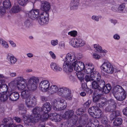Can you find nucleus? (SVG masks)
<instances>
[{
  "label": "nucleus",
  "mask_w": 127,
  "mask_h": 127,
  "mask_svg": "<svg viewBox=\"0 0 127 127\" xmlns=\"http://www.w3.org/2000/svg\"><path fill=\"white\" fill-rule=\"evenodd\" d=\"M64 61L63 69L65 72H72L73 68L76 71H82L84 68L83 63L76 61L74 55L67 54Z\"/></svg>",
  "instance_id": "f257e3e1"
},
{
  "label": "nucleus",
  "mask_w": 127,
  "mask_h": 127,
  "mask_svg": "<svg viewBox=\"0 0 127 127\" xmlns=\"http://www.w3.org/2000/svg\"><path fill=\"white\" fill-rule=\"evenodd\" d=\"M50 91L52 94L57 92L59 96L64 97L66 100L72 99L71 90L68 88L63 87L58 88L57 86L53 85L51 86Z\"/></svg>",
  "instance_id": "f03ea898"
},
{
  "label": "nucleus",
  "mask_w": 127,
  "mask_h": 127,
  "mask_svg": "<svg viewBox=\"0 0 127 127\" xmlns=\"http://www.w3.org/2000/svg\"><path fill=\"white\" fill-rule=\"evenodd\" d=\"M42 113H43L42 108L40 107H36L32 110L33 114L35 116H33L32 115H29L28 117L24 116L23 118L25 121L24 122L28 125H31V123H34L37 122L38 119L37 117H39Z\"/></svg>",
  "instance_id": "7ed1b4c3"
},
{
  "label": "nucleus",
  "mask_w": 127,
  "mask_h": 127,
  "mask_svg": "<svg viewBox=\"0 0 127 127\" xmlns=\"http://www.w3.org/2000/svg\"><path fill=\"white\" fill-rule=\"evenodd\" d=\"M30 91L27 90L23 91L21 93V96L23 99H25V104L29 108H31L32 105H35L37 104V100L34 96L30 95Z\"/></svg>",
  "instance_id": "20e7f679"
},
{
  "label": "nucleus",
  "mask_w": 127,
  "mask_h": 127,
  "mask_svg": "<svg viewBox=\"0 0 127 127\" xmlns=\"http://www.w3.org/2000/svg\"><path fill=\"white\" fill-rule=\"evenodd\" d=\"M26 80L22 77H18L14 81H11L9 85L12 87L17 86L20 90L24 89L26 86Z\"/></svg>",
  "instance_id": "39448f33"
},
{
  "label": "nucleus",
  "mask_w": 127,
  "mask_h": 127,
  "mask_svg": "<svg viewBox=\"0 0 127 127\" xmlns=\"http://www.w3.org/2000/svg\"><path fill=\"white\" fill-rule=\"evenodd\" d=\"M39 80V79L37 77H33L30 78L27 85L28 89L30 91L35 90L37 88Z\"/></svg>",
  "instance_id": "423d86ee"
},
{
  "label": "nucleus",
  "mask_w": 127,
  "mask_h": 127,
  "mask_svg": "<svg viewBox=\"0 0 127 127\" xmlns=\"http://www.w3.org/2000/svg\"><path fill=\"white\" fill-rule=\"evenodd\" d=\"M107 104L108 106L105 109V111L107 112H113L116 108L117 103L115 100L111 99L107 101Z\"/></svg>",
  "instance_id": "0eeeda50"
},
{
  "label": "nucleus",
  "mask_w": 127,
  "mask_h": 127,
  "mask_svg": "<svg viewBox=\"0 0 127 127\" xmlns=\"http://www.w3.org/2000/svg\"><path fill=\"white\" fill-rule=\"evenodd\" d=\"M100 68L105 72L112 74L114 71L113 66L108 62H104L100 67Z\"/></svg>",
  "instance_id": "6e6552de"
},
{
  "label": "nucleus",
  "mask_w": 127,
  "mask_h": 127,
  "mask_svg": "<svg viewBox=\"0 0 127 127\" xmlns=\"http://www.w3.org/2000/svg\"><path fill=\"white\" fill-rule=\"evenodd\" d=\"M45 13L44 12L41 13L39 17L37 19L39 24L41 25H45L47 24L48 22L49 14L46 13L45 16L44 15Z\"/></svg>",
  "instance_id": "1a4fd4ad"
},
{
  "label": "nucleus",
  "mask_w": 127,
  "mask_h": 127,
  "mask_svg": "<svg viewBox=\"0 0 127 127\" xmlns=\"http://www.w3.org/2000/svg\"><path fill=\"white\" fill-rule=\"evenodd\" d=\"M26 14L27 16L29 17L33 20H34L38 17L39 15V10L37 9H32Z\"/></svg>",
  "instance_id": "9d476101"
},
{
  "label": "nucleus",
  "mask_w": 127,
  "mask_h": 127,
  "mask_svg": "<svg viewBox=\"0 0 127 127\" xmlns=\"http://www.w3.org/2000/svg\"><path fill=\"white\" fill-rule=\"evenodd\" d=\"M8 95L9 99L12 101H15L19 99L20 95L17 92L10 91H8Z\"/></svg>",
  "instance_id": "9b49d317"
},
{
  "label": "nucleus",
  "mask_w": 127,
  "mask_h": 127,
  "mask_svg": "<svg viewBox=\"0 0 127 127\" xmlns=\"http://www.w3.org/2000/svg\"><path fill=\"white\" fill-rule=\"evenodd\" d=\"M49 86V82L47 80L41 81L39 85L40 89L44 92L48 90Z\"/></svg>",
  "instance_id": "f8f14e48"
},
{
  "label": "nucleus",
  "mask_w": 127,
  "mask_h": 127,
  "mask_svg": "<svg viewBox=\"0 0 127 127\" xmlns=\"http://www.w3.org/2000/svg\"><path fill=\"white\" fill-rule=\"evenodd\" d=\"M3 81V80H0V93H7L8 91H10L8 90V86L6 84H2Z\"/></svg>",
  "instance_id": "ddd939ff"
},
{
  "label": "nucleus",
  "mask_w": 127,
  "mask_h": 127,
  "mask_svg": "<svg viewBox=\"0 0 127 127\" xmlns=\"http://www.w3.org/2000/svg\"><path fill=\"white\" fill-rule=\"evenodd\" d=\"M51 8V6L50 3L47 1L42 2L41 3V9L44 11L45 13H48L47 12Z\"/></svg>",
  "instance_id": "4468645a"
},
{
  "label": "nucleus",
  "mask_w": 127,
  "mask_h": 127,
  "mask_svg": "<svg viewBox=\"0 0 127 127\" xmlns=\"http://www.w3.org/2000/svg\"><path fill=\"white\" fill-rule=\"evenodd\" d=\"M126 96L127 93L125 91L118 94V95H114V97L116 99L119 101L124 100L126 98Z\"/></svg>",
  "instance_id": "2eb2a0df"
},
{
  "label": "nucleus",
  "mask_w": 127,
  "mask_h": 127,
  "mask_svg": "<svg viewBox=\"0 0 127 127\" xmlns=\"http://www.w3.org/2000/svg\"><path fill=\"white\" fill-rule=\"evenodd\" d=\"M111 89V85L109 84H107L103 88H102L101 90H99V91L102 94V95L104 93L105 94H107L108 93Z\"/></svg>",
  "instance_id": "dca6fc26"
},
{
  "label": "nucleus",
  "mask_w": 127,
  "mask_h": 127,
  "mask_svg": "<svg viewBox=\"0 0 127 127\" xmlns=\"http://www.w3.org/2000/svg\"><path fill=\"white\" fill-rule=\"evenodd\" d=\"M78 120V117L76 116L73 117L70 119H69L67 123V127H72L76 124Z\"/></svg>",
  "instance_id": "f3484780"
},
{
  "label": "nucleus",
  "mask_w": 127,
  "mask_h": 127,
  "mask_svg": "<svg viewBox=\"0 0 127 127\" xmlns=\"http://www.w3.org/2000/svg\"><path fill=\"white\" fill-rule=\"evenodd\" d=\"M42 108L43 113H48L50 111L51 106L50 103L47 102L43 105Z\"/></svg>",
  "instance_id": "a211bd4d"
},
{
  "label": "nucleus",
  "mask_w": 127,
  "mask_h": 127,
  "mask_svg": "<svg viewBox=\"0 0 127 127\" xmlns=\"http://www.w3.org/2000/svg\"><path fill=\"white\" fill-rule=\"evenodd\" d=\"M65 100L62 98H58L55 99L53 102V107H57L59 106V105L61 104L64 103L65 104Z\"/></svg>",
  "instance_id": "6ab92c4d"
},
{
  "label": "nucleus",
  "mask_w": 127,
  "mask_h": 127,
  "mask_svg": "<svg viewBox=\"0 0 127 127\" xmlns=\"http://www.w3.org/2000/svg\"><path fill=\"white\" fill-rule=\"evenodd\" d=\"M80 0H71L70 3L71 9H77L79 4Z\"/></svg>",
  "instance_id": "aec40b11"
},
{
  "label": "nucleus",
  "mask_w": 127,
  "mask_h": 127,
  "mask_svg": "<svg viewBox=\"0 0 127 127\" xmlns=\"http://www.w3.org/2000/svg\"><path fill=\"white\" fill-rule=\"evenodd\" d=\"M107 101L106 98H103V99H100L99 101H98L96 103V107H98L101 108L107 104Z\"/></svg>",
  "instance_id": "412c9836"
},
{
  "label": "nucleus",
  "mask_w": 127,
  "mask_h": 127,
  "mask_svg": "<svg viewBox=\"0 0 127 127\" xmlns=\"http://www.w3.org/2000/svg\"><path fill=\"white\" fill-rule=\"evenodd\" d=\"M101 79V76H97L96 78V80L98 82L99 86V91L101 90L105 85V83L104 81Z\"/></svg>",
  "instance_id": "4be33fe9"
},
{
  "label": "nucleus",
  "mask_w": 127,
  "mask_h": 127,
  "mask_svg": "<svg viewBox=\"0 0 127 127\" xmlns=\"http://www.w3.org/2000/svg\"><path fill=\"white\" fill-rule=\"evenodd\" d=\"M74 114V111L70 110L66 111L63 114V117L64 119H66L71 118Z\"/></svg>",
  "instance_id": "5701e85b"
},
{
  "label": "nucleus",
  "mask_w": 127,
  "mask_h": 127,
  "mask_svg": "<svg viewBox=\"0 0 127 127\" xmlns=\"http://www.w3.org/2000/svg\"><path fill=\"white\" fill-rule=\"evenodd\" d=\"M102 95V94H101L99 92L98 93H94L93 97V102L96 103L99 101Z\"/></svg>",
  "instance_id": "b1692460"
},
{
  "label": "nucleus",
  "mask_w": 127,
  "mask_h": 127,
  "mask_svg": "<svg viewBox=\"0 0 127 127\" xmlns=\"http://www.w3.org/2000/svg\"><path fill=\"white\" fill-rule=\"evenodd\" d=\"M50 66L51 68L55 72L60 71L62 70V68L61 67H60L55 63H52L50 64Z\"/></svg>",
  "instance_id": "393cba45"
},
{
  "label": "nucleus",
  "mask_w": 127,
  "mask_h": 127,
  "mask_svg": "<svg viewBox=\"0 0 127 127\" xmlns=\"http://www.w3.org/2000/svg\"><path fill=\"white\" fill-rule=\"evenodd\" d=\"M124 91H125L121 86L118 85L115 86L113 90V93L114 94H118Z\"/></svg>",
  "instance_id": "a878e982"
},
{
  "label": "nucleus",
  "mask_w": 127,
  "mask_h": 127,
  "mask_svg": "<svg viewBox=\"0 0 127 127\" xmlns=\"http://www.w3.org/2000/svg\"><path fill=\"white\" fill-rule=\"evenodd\" d=\"M89 65V64L88 65V67H86L85 68L84 67V68L82 70V71L84 69V72L87 74H89L90 73L91 74L92 72L94 70V65L93 66L91 64V67Z\"/></svg>",
  "instance_id": "bb28decb"
},
{
  "label": "nucleus",
  "mask_w": 127,
  "mask_h": 127,
  "mask_svg": "<svg viewBox=\"0 0 127 127\" xmlns=\"http://www.w3.org/2000/svg\"><path fill=\"white\" fill-rule=\"evenodd\" d=\"M18 109L19 113L21 114H24L27 112L26 109L24 105L23 104H21L19 105Z\"/></svg>",
  "instance_id": "cd10ccee"
},
{
  "label": "nucleus",
  "mask_w": 127,
  "mask_h": 127,
  "mask_svg": "<svg viewBox=\"0 0 127 127\" xmlns=\"http://www.w3.org/2000/svg\"><path fill=\"white\" fill-rule=\"evenodd\" d=\"M96 106H94L90 108L88 110V112L90 115L92 117L95 116L96 113Z\"/></svg>",
  "instance_id": "c85d7f7f"
},
{
  "label": "nucleus",
  "mask_w": 127,
  "mask_h": 127,
  "mask_svg": "<svg viewBox=\"0 0 127 127\" xmlns=\"http://www.w3.org/2000/svg\"><path fill=\"white\" fill-rule=\"evenodd\" d=\"M2 5L5 9H10L11 6V3L9 0H5L3 2Z\"/></svg>",
  "instance_id": "c756f323"
},
{
  "label": "nucleus",
  "mask_w": 127,
  "mask_h": 127,
  "mask_svg": "<svg viewBox=\"0 0 127 127\" xmlns=\"http://www.w3.org/2000/svg\"><path fill=\"white\" fill-rule=\"evenodd\" d=\"M66 106L67 104L65 102V104H64V103L61 104L59 105V106L57 107H53V109L56 111L63 110L66 108Z\"/></svg>",
  "instance_id": "7c9ffc66"
},
{
  "label": "nucleus",
  "mask_w": 127,
  "mask_h": 127,
  "mask_svg": "<svg viewBox=\"0 0 127 127\" xmlns=\"http://www.w3.org/2000/svg\"><path fill=\"white\" fill-rule=\"evenodd\" d=\"M21 9L19 6L17 4L14 5L11 9L12 12L14 13H17L21 11Z\"/></svg>",
  "instance_id": "2f4dec72"
},
{
  "label": "nucleus",
  "mask_w": 127,
  "mask_h": 127,
  "mask_svg": "<svg viewBox=\"0 0 127 127\" xmlns=\"http://www.w3.org/2000/svg\"><path fill=\"white\" fill-rule=\"evenodd\" d=\"M122 123V119L120 118H118L115 119L113 122V125L118 126L121 124Z\"/></svg>",
  "instance_id": "473e14b6"
},
{
  "label": "nucleus",
  "mask_w": 127,
  "mask_h": 127,
  "mask_svg": "<svg viewBox=\"0 0 127 127\" xmlns=\"http://www.w3.org/2000/svg\"><path fill=\"white\" fill-rule=\"evenodd\" d=\"M8 97L7 93H0V100L1 102H4L7 100Z\"/></svg>",
  "instance_id": "72a5a7b5"
},
{
  "label": "nucleus",
  "mask_w": 127,
  "mask_h": 127,
  "mask_svg": "<svg viewBox=\"0 0 127 127\" xmlns=\"http://www.w3.org/2000/svg\"><path fill=\"white\" fill-rule=\"evenodd\" d=\"M49 115L48 113H42L39 117L43 121L47 120L49 118Z\"/></svg>",
  "instance_id": "f704fd0d"
},
{
  "label": "nucleus",
  "mask_w": 127,
  "mask_h": 127,
  "mask_svg": "<svg viewBox=\"0 0 127 127\" xmlns=\"http://www.w3.org/2000/svg\"><path fill=\"white\" fill-rule=\"evenodd\" d=\"M84 79L87 83L90 82H92L94 80V77H93L92 75L90 76L88 75H86Z\"/></svg>",
  "instance_id": "c9c22d12"
},
{
  "label": "nucleus",
  "mask_w": 127,
  "mask_h": 127,
  "mask_svg": "<svg viewBox=\"0 0 127 127\" xmlns=\"http://www.w3.org/2000/svg\"><path fill=\"white\" fill-rule=\"evenodd\" d=\"M96 110L95 111L96 113L95 114V116H97L98 117H102L103 114L102 111L99 108L97 107H96Z\"/></svg>",
  "instance_id": "e433bc0d"
},
{
  "label": "nucleus",
  "mask_w": 127,
  "mask_h": 127,
  "mask_svg": "<svg viewBox=\"0 0 127 127\" xmlns=\"http://www.w3.org/2000/svg\"><path fill=\"white\" fill-rule=\"evenodd\" d=\"M0 44L3 47L5 48H7L9 47L7 43L3 39L1 38H0Z\"/></svg>",
  "instance_id": "4c0bfd02"
},
{
  "label": "nucleus",
  "mask_w": 127,
  "mask_h": 127,
  "mask_svg": "<svg viewBox=\"0 0 127 127\" xmlns=\"http://www.w3.org/2000/svg\"><path fill=\"white\" fill-rule=\"evenodd\" d=\"M29 0H17L18 4L20 5L24 6L29 2Z\"/></svg>",
  "instance_id": "58836bf2"
},
{
  "label": "nucleus",
  "mask_w": 127,
  "mask_h": 127,
  "mask_svg": "<svg viewBox=\"0 0 127 127\" xmlns=\"http://www.w3.org/2000/svg\"><path fill=\"white\" fill-rule=\"evenodd\" d=\"M91 83L92 84V87L93 89H97L99 91V86L97 81H96L95 80L94 81H93Z\"/></svg>",
  "instance_id": "ea45409f"
},
{
  "label": "nucleus",
  "mask_w": 127,
  "mask_h": 127,
  "mask_svg": "<svg viewBox=\"0 0 127 127\" xmlns=\"http://www.w3.org/2000/svg\"><path fill=\"white\" fill-rule=\"evenodd\" d=\"M31 25L30 21L28 19L26 20L24 22V24H23V28L24 29H27L29 28Z\"/></svg>",
  "instance_id": "a19ab883"
},
{
  "label": "nucleus",
  "mask_w": 127,
  "mask_h": 127,
  "mask_svg": "<svg viewBox=\"0 0 127 127\" xmlns=\"http://www.w3.org/2000/svg\"><path fill=\"white\" fill-rule=\"evenodd\" d=\"M84 2L83 4V6L85 8L90 6L91 5V0H84Z\"/></svg>",
  "instance_id": "79ce46f5"
},
{
  "label": "nucleus",
  "mask_w": 127,
  "mask_h": 127,
  "mask_svg": "<svg viewBox=\"0 0 127 127\" xmlns=\"http://www.w3.org/2000/svg\"><path fill=\"white\" fill-rule=\"evenodd\" d=\"M77 47H82L85 44L84 42L82 41L81 39L77 38Z\"/></svg>",
  "instance_id": "37998d69"
},
{
  "label": "nucleus",
  "mask_w": 127,
  "mask_h": 127,
  "mask_svg": "<svg viewBox=\"0 0 127 127\" xmlns=\"http://www.w3.org/2000/svg\"><path fill=\"white\" fill-rule=\"evenodd\" d=\"M125 7V3H123L120 5L119 6H118V11L120 12L123 13Z\"/></svg>",
  "instance_id": "c03bdc74"
},
{
  "label": "nucleus",
  "mask_w": 127,
  "mask_h": 127,
  "mask_svg": "<svg viewBox=\"0 0 127 127\" xmlns=\"http://www.w3.org/2000/svg\"><path fill=\"white\" fill-rule=\"evenodd\" d=\"M92 75L93 77H94V79H95V78H97V76H100V75L98 72L95 71H94V70L93 71H92V73H91L90 75Z\"/></svg>",
  "instance_id": "a18cd8bd"
},
{
  "label": "nucleus",
  "mask_w": 127,
  "mask_h": 127,
  "mask_svg": "<svg viewBox=\"0 0 127 127\" xmlns=\"http://www.w3.org/2000/svg\"><path fill=\"white\" fill-rule=\"evenodd\" d=\"M77 38L71 40L69 42L71 45H72L73 47H77Z\"/></svg>",
  "instance_id": "49530a36"
},
{
  "label": "nucleus",
  "mask_w": 127,
  "mask_h": 127,
  "mask_svg": "<svg viewBox=\"0 0 127 127\" xmlns=\"http://www.w3.org/2000/svg\"><path fill=\"white\" fill-rule=\"evenodd\" d=\"M81 71H78V72L76 73V75L78 79L80 80L81 81L83 80L84 78V75L81 72H80Z\"/></svg>",
  "instance_id": "de8ad7c7"
},
{
  "label": "nucleus",
  "mask_w": 127,
  "mask_h": 127,
  "mask_svg": "<svg viewBox=\"0 0 127 127\" xmlns=\"http://www.w3.org/2000/svg\"><path fill=\"white\" fill-rule=\"evenodd\" d=\"M16 126L13 124V122L12 121L7 126H5L3 124L1 125L0 127H16Z\"/></svg>",
  "instance_id": "09e8293b"
},
{
  "label": "nucleus",
  "mask_w": 127,
  "mask_h": 127,
  "mask_svg": "<svg viewBox=\"0 0 127 127\" xmlns=\"http://www.w3.org/2000/svg\"><path fill=\"white\" fill-rule=\"evenodd\" d=\"M99 118H101V122L102 124L104 125H106L107 124V119L106 116H103V115L102 117H100Z\"/></svg>",
  "instance_id": "8fccbe9b"
},
{
  "label": "nucleus",
  "mask_w": 127,
  "mask_h": 127,
  "mask_svg": "<svg viewBox=\"0 0 127 127\" xmlns=\"http://www.w3.org/2000/svg\"><path fill=\"white\" fill-rule=\"evenodd\" d=\"M12 121V120L11 119H8L5 118L3 119L2 122L5 125H4L5 126L9 124Z\"/></svg>",
  "instance_id": "3c124183"
},
{
  "label": "nucleus",
  "mask_w": 127,
  "mask_h": 127,
  "mask_svg": "<svg viewBox=\"0 0 127 127\" xmlns=\"http://www.w3.org/2000/svg\"><path fill=\"white\" fill-rule=\"evenodd\" d=\"M10 62L12 64H15L17 61V59L16 58L13 56H9Z\"/></svg>",
  "instance_id": "603ef678"
},
{
  "label": "nucleus",
  "mask_w": 127,
  "mask_h": 127,
  "mask_svg": "<svg viewBox=\"0 0 127 127\" xmlns=\"http://www.w3.org/2000/svg\"><path fill=\"white\" fill-rule=\"evenodd\" d=\"M85 112L84 109H79L77 110L76 111V113L78 115H80Z\"/></svg>",
  "instance_id": "864d4df0"
},
{
  "label": "nucleus",
  "mask_w": 127,
  "mask_h": 127,
  "mask_svg": "<svg viewBox=\"0 0 127 127\" xmlns=\"http://www.w3.org/2000/svg\"><path fill=\"white\" fill-rule=\"evenodd\" d=\"M79 125L84 126L86 124V121L81 118L79 119Z\"/></svg>",
  "instance_id": "5fc2aeb1"
},
{
  "label": "nucleus",
  "mask_w": 127,
  "mask_h": 127,
  "mask_svg": "<svg viewBox=\"0 0 127 127\" xmlns=\"http://www.w3.org/2000/svg\"><path fill=\"white\" fill-rule=\"evenodd\" d=\"M71 72H70L66 73L69 75V78L70 80L71 81L73 82H74L75 80V79L74 76H72L71 74Z\"/></svg>",
  "instance_id": "6e6d98bb"
},
{
  "label": "nucleus",
  "mask_w": 127,
  "mask_h": 127,
  "mask_svg": "<svg viewBox=\"0 0 127 127\" xmlns=\"http://www.w3.org/2000/svg\"><path fill=\"white\" fill-rule=\"evenodd\" d=\"M91 100H89L84 104V107L85 109L86 108L87 109L89 107L90 105L91 104Z\"/></svg>",
  "instance_id": "4d7b16f0"
},
{
  "label": "nucleus",
  "mask_w": 127,
  "mask_h": 127,
  "mask_svg": "<svg viewBox=\"0 0 127 127\" xmlns=\"http://www.w3.org/2000/svg\"><path fill=\"white\" fill-rule=\"evenodd\" d=\"M5 13V9L3 6H0V15H2Z\"/></svg>",
  "instance_id": "13d9d810"
},
{
  "label": "nucleus",
  "mask_w": 127,
  "mask_h": 127,
  "mask_svg": "<svg viewBox=\"0 0 127 127\" xmlns=\"http://www.w3.org/2000/svg\"><path fill=\"white\" fill-rule=\"evenodd\" d=\"M77 32L76 31H73L68 32V34L71 36L74 37L77 35Z\"/></svg>",
  "instance_id": "bf43d9fd"
},
{
  "label": "nucleus",
  "mask_w": 127,
  "mask_h": 127,
  "mask_svg": "<svg viewBox=\"0 0 127 127\" xmlns=\"http://www.w3.org/2000/svg\"><path fill=\"white\" fill-rule=\"evenodd\" d=\"M62 119V117L59 114H57L55 118V120L56 122H59Z\"/></svg>",
  "instance_id": "052dcab7"
},
{
  "label": "nucleus",
  "mask_w": 127,
  "mask_h": 127,
  "mask_svg": "<svg viewBox=\"0 0 127 127\" xmlns=\"http://www.w3.org/2000/svg\"><path fill=\"white\" fill-rule=\"evenodd\" d=\"M84 91H85L87 94L90 95L92 94L93 92V90L88 87L86 89H85Z\"/></svg>",
  "instance_id": "680f3d73"
},
{
  "label": "nucleus",
  "mask_w": 127,
  "mask_h": 127,
  "mask_svg": "<svg viewBox=\"0 0 127 127\" xmlns=\"http://www.w3.org/2000/svg\"><path fill=\"white\" fill-rule=\"evenodd\" d=\"M81 118L86 121L88 119V116L87 114H84L81 116Z\"/></svg>",
  "instance_id": "e2e57ef3"
},
{
  "label": "nucleus",
  "mask_w": 127,
  "mask_h": 127,
  "mask_svg": "<svg viewBox=\"0 0 127 127\" xmlns=\"http://www.w3.org/2000/svg\"><path fill=\"white\" fill-rule=\"evenodd\" d=\"M13 119L16 122L18 123H20L22 121L21 119L17 117H14Z\"/></svg>",
  "instance_id": "0e129e2a"
},
{
  "label": "nucleus",
  "mask_w": 127,
  "mask_h": 127,
  "mask_svg": "<svg viewBox=\"0 0 127 127\" xmlns=\"http://www.w3.org/2000/svg\"><path fill=\"white\" fill-rule=\"evenodd\" d=\"M116 117L114 115V112L112 113L109 116V119L110 120L112 121Z\"/></svg>",
  "instance_id": "69168bd1"
},
{
  "label": "nucleus",
  "mask_w": 127,
  "mask_h": 127,
  "mask_svg": "<svg viewBox=\"0 0 127 127\" xmlns=\"http://www.w3.org/2000/svg\"><path fill=\"white\" fill-rule=\"evenodd\" d=\"M58 41L57 40H52L51 41V44L53 46H55L58 44Z\"/></svg>",
  "instance_id": "338daca9"
},
{
  "label": "nucleus",
  "mask_w": 127,
  "mask_h": 127,
  "mask_svg": "<svg viewBox=\"0 0 127 127\" xmlns=\"http://www.w3.org/2000/svg\"><path fill=\"white\" fill-rule=\"evenodd\" d=\"M111 10L114 12L118 11V5H115L112 6L111 8Z\"/></svg>",
  "instance_id": "774afa93"
}]
</instances>
